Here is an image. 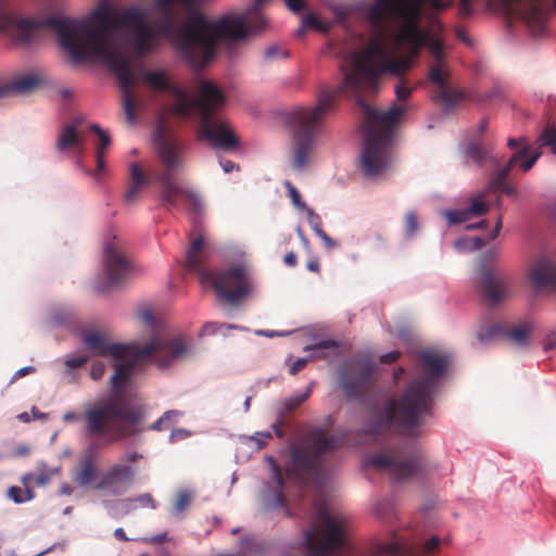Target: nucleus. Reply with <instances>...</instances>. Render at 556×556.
Segmentation results:
<instances>
[{
	"label": "nucleus",
	"instance_id": "1",
	"mask_svg": "<svg viewBox=\"0 0 556 556\" xmlns=\"http://www.w3.org/2000/svg\"><path fill=\"white\" fill-rule=\"evenodd\" d=\"M178 0H155L156 18L149 21L143 8L131 4L115 13L108 3L100 4L88 20H73L58 15L45 18L17 16L5 11L0 0V33L15 45L28 46L40 30L49 28L56 33L60 46L73 61L91 58L109 61L111 70L119 80L122 105L126 121H136L138 100L134 93L138 74L128 58L113 53L111 36L122 31L125 42L139 55L154 51L161 39H169L176 33V14L173 4Z\"/></svg>",
	"mask_w": 556,
	"mask_h": 556
},
{
	"label": "nucleus",
	"instance_id": "2",
	"mask_svg": "<svg viewBox=\"0 0 556 556\" xmlns=\"http://www.w3.org/2000/svg\"><path fill=\"white\" fill-rule=\"evenodd\" d=\"M455 0H375L364 8L370 40L361 51L351 53L354 71L346 84L375 87L383 73L400 75L412 67L422 48L432 56L428 78L437 86L435 97L446 106L463 99V92L448 83L443 41L438 36L443 24L434 11L454 5Z\"/></svg>",
	"mask_w": 556,
	"mask_h": 556
},
{
	"label": "nucleus",
	"instance_id": "3",
	"mask_svg": "<svg viewBox=\"0 0 556 556\" xmlns=\"http://www.w3.org/2000/svg\"><path fill=\"white\" fill-rule=\"evenodd\" d=\"M341 70L344 73L343 81L337 89L324 90L314 108H300L292 113L293 167L302 169L309 162L325 115L334 108L339 94L346 92L355 97L363 110L361 169L365 176L375 177L383 173L389 166L388 149L392 142L400 117L404 114L405 110L394 104L389 110L381 112L368 105L364 100V94L378 90L381 76L392 75L400 77V84L395 87L397 100L404 101L408 99L413 89L407 86L403 75L410 67L400 75L390 73L379 75L375 87H369L365 84L354 87L346 84V77L354 71L351 53L346 58V64L342 65Z\"/></svg>",
	"mask_w": 556,
	"mask_h": 556
},
{
	"label": "nucleus",
	"instance_id": "4",
	"mask_svg": "<svg viewBox=\"0 0 556 556\" xmlns=\"http://www.w3.org/2000/svg\"><path fill=\"white\" fill-rule=\"evenodd\" d=\"M188 11L187 20L176 22V33L170 36L181 56L194 67L210 63L219 40L244 39L250 33L257 34L267 26V18L254 2L244 12L211 22L199 9L198 0H178Z\"/></svg>",
	"mask_w": 556,
	"mask_h": 556
},
{
	"label": "nucleus",
	"instance_id": "5",
	"mask_svg": "<svg viewBox=\"0 0 556 556\" xmlns=\"http://www.w3.org/2000/svg\"><path fill=\"white\" fill-rule=\"evenodd\" d=\"M425 375L412 382L399 399L387 401L376 410L365 428V433L377 437L397 433L417 437L427 419L432 417L433 396L438 381L448 365V357L434 351L418 354Z\"/></svg>",
	"mask_w": 556,
	"mask_h": 556
},
{
	"label": "nucleus",
	"instance_id": "6",
	"mask_svg": "<svg viewBox=\"0 0 556 556\" xmlns=\"http://www.w3.org/2000/svg\"><path fill=\"white\" fill-rule=\"evenodd\" d=\"M146 417V408L142 405L126 404L113 396L88 405L83 415V431L87 438L94 441L79 460L74 481L81 488L94 481L97 465L92 453L101 446L98 440L102 439L104 445H110L137 435L146 430L142 426Z\"/></svg>",
	"mask_w": 556,
	"mask_h": 556
},
{
	"label": "nucleus",
	"instance_id": "7",
	"mask_svg": "<svg viewBox=\"0 0 556 556\" xmlns=\"http://www.w3.org/2000/svg\"><path fill=\"white\" fill-rule=\"evenodd\" d=\"M84 343L96 356H110L113 359L127 356L152 357L160 366H170L191 354L187 340L182 336H155L141 346L137 343H111L104 334L91 330L84 334Z\"/></svg>",
	"mask_w": 556,
	"mask_h": 556
},
{
	"label": "nucleus",
	"instance_id": "8",
	"mask_svg": "<svg viewBox=\"0 0 556 556\" xmlns=\"http://www.w3.org/2000/svg\"><path fill=\"white\" fill-rule=\"evenodd\" d=\"M154 142L160 161L165 169L156 176L160 184V206L170 211L179 210L180 201H184L191 214L199 216L204 211L201 195L193 189L180 185L174 170L182 165V154L179 144L160 126L154 135Z\"/></svg>",
	"mask_w": 556,
	"mask_h": 556
},
{
	"label": "nucleus",
	"instance_id": "9",
	"mask_svg": "<svg viewBox=\"0 0 556 556\" xmlns=\"http://www.w3.org/2000/svg\"><path fill=\"white\" fill-rule=\"evenodd\" d=\"M204 240L195 238L187 251L186 268L198 275L204 286H212L217 298L228 304H237L249 294L252 286L249 267L238 264L225 270H207L204 268L202 249Z\"/></svg>",
	"mask_w": 556,
	"mask_h": 556
},
{
	"label": "nucleus",
	"instance_id": "10",
	"mask_svg": "<svg viewBox=\"0 0 556 556\" xmlns=\"http://www.w3.org/2000/svg\"><path fill=\"white\" fill-rule=\"evenodd\" d=\"M225 101L224 94L213 83L203 81L199 88V97L193 101L192 114L197 112L200 116V139L207 140L214 148L230 151L240 146L239 138L227 121L214 116Z\"/></svg>",
	"mask_w": 556,
	"mask_h": 556
},
{
	"label": "nucleus",
	"instance_id": "11",
	"mask_svg": "<svg viewBox=\"0 0 556 556\" xmlns=\"http://www.w3.org/2000/svg\"><path fill=\"white\" fill-rule=\"evenodd\" d=\"M344 439V433L339 431L330 434L323 428L312 430L305 444L291 450L290 460L286 468L287 475L298 482H303L308 477L317 473L324 455L338 448Z\"/></svg>",
	"mask_w": 556,
	"mask_h": 556
},
{
	"label": "nucleus",
	"instance_id": "12",
	"mask_svg": "<svg viewBox=\"0 0 556 556\" xmlns=\"http://www.w3.org/2000/svg\"><path fill=\"white\" fill-rule=\"evenodd\" d=\"M143 455L137 451H127L119 462L113 464L98 480L96 490L105 491L113 495H121L135 481L137 468L134 466Z\"/></svg>",
	"mask_w": 556,
	"mask_h": 556
},
{
	"label": "nucleus",
	"instance_id": "13",
	"mask_svg": "<svg viewBox=\"0 0 556 556\" xmlns=\"http://www.w3.org/2000/svg\"><path fill=\"white\" fill-rule=\"evenodd\" d=\"M367 465L377 470L386 471L394 480H405L417 476L422 468V458L418 453L376 454Z\"/></svg>",
	"mask_w": 556,
	"mask_h": 556
},
{
	"label": "nucleus",
	"instance_id": "14",
	"mask_svg": "<svg viewBox=\"0 0 556 556\" xmlns=\"http://www.w3.org/2000/svg\"><path fill=\"white\" fill-rule=\"evenodd\" d=\"M514 280L504 270H495L483 266L478 280V289L483 300L496 306L513 294Z\"/></svg>",
	"mask_w": 556,
	"mask_h": 556
},
{
	"label": "nucleus",
	"instance_id": "15",
	"mask_svg": "<svg viewBox=\"0 0 556 556\" xmlns=\"http://www.w3.org/2000/svg\"><path fill=\"white\" fill-rule=\"evenodd\" d=\"M142 80L153 90L168 91L176 98V102L168 108L172 114L181 118H188L192 115V104L194 100L187 91L173 85L164 72L146 71L142 73Z\"/></svg>",
	"mask_w": 556,
	"mask_h": 556
},
{
	"label": "nucleus",
	"instance_id": "16",
	"mask_svg": "<svg viewBox=\"0 0 556 556\" xmlns=\"http://www.w3.org/2000/svg\"><path fill=\"white\" fill-rule=\"evenodd\" d=\"M539 0H488L490 7L498 10H508L517 12L523 16H533L538 14ZM480 7V0H457V15L460 18L473 16Z\"/></svg>",
	"mask_w": 556,
	"mask_h": 556
},
{
	"label": "nucleus",
	"instance_id": "17",
	"mask_svg": "<svg viewBox=\"0 0 556 556\" xmlns=\"http://www.w3.org/2000/svg\"><path fill=\"white\" fill-rule=\"evenodd\" d=\"M132 264L114 238L104 248V271L109 286L122 282L131 271Z\"/></svg>",
	"mask_w": 556,
	"mask_h": 556
},
{
	"label": "nucleus",
	"instance_id": "18",
	"mask_svg": "<svg viewBox=\"0 0 556 556\" xmlns=\"http://www.w3.org/2000/svg\"><path fill=\"white\" fill-rule=\"evenodd\" d=\"M374 372L372 366H365L353 375H343L340 378V387L352 399L362 400L370 389V380Z\"/></svg>",
	"mask_w": 556,
	"mask_h": 556
},
{
	"label": "nucleus",
	"instance_id": "19",
	"mask_svg": "<svg viewBox=\"0 0 556 556\" xmlns=\"http://www.w3.org/2000/svg\"><path fill=\"white\" fill-rule=\"evenodd\" d=\"M529 280L535 290L556 291V263L547 257L538 258L529 269Z\"/></svg>",
	"mask_w": 556,
	"mask_h": 556
},
{
	"label": "nucleus",
	"instance_id": "20",
	"mask_svg": "<svg viewBox=\"0 0 556 556\" xmlns=\"http://www.w3.org/2000/svg\"><path fill=\"white\" fill-rule=\"evenodd\" d=\"M538 2V11H540V16L539 13L535 14V16L533 15L532 17V15L523 16L522 14H519L517 12H510L508 10L501 11L511 20H519L523 22L528 26L532 35L540 36L545 30L546 21L548 16L551 14L556 13V0H553L551 5H547L544 0H539Z\"/></svg>",
	"mask_w": 556,
	"mask_h": 556
},
{
	"label": "nucleus",
	"instance_id": "21",
	"mask_svg": "<svg viewBox=\"0 0 556 556\" xmlns=\"http://www.w3.org/2000/svg\"><path fill=\"white\" fill-rule=\"evenodd\" d=\"M440 543L441 541L438 536L430 538L420 546L409 548L405 547L401 543L391 542L381 545L379 547V553L389 556H428L439 548Z\"/></svg>",
	"mask_w": 556,
	"mask_h": 556
},
{
	"label": "nucleus",
	"instance_id": "22",
	"mask_svg": "<svg viewBox=\"0 0 556 556\" xmlns=\"http://www.w3.org/2000/svg\"><path fill=\"white\" fill-rule=\"evenodd\" d=\"M528 153V148H522L519 152H515L507 164L496 170L494 177L491 180V188L495 191H501L509 197L517 195V189L509 185L506 180L511 169L515 167L519 159L526 156Z\"/></svg>",
	"mask_w": 556,
	"mask_h": 556
},
{
	"label": "nucleus",
	"instance_id": "23",
	"mask_svg": "<svg viewBox=\"0 0 556 556\" xmlns=\"http://www.w3.org/2000/svg\"><path fill=\"white\" fill-rule=\"evenodd\" d=\"M114 374L110 379L111 387L114 393H117L124 384L127 382L130 377L136 363L140 361H149L153 364H156L159 367L165 368L166 366H160L152 357L147 358H134L132 356H127L125 358L114 359Z\"/></svg>",
	"mask_w": 556,
	"mask_h": 556
},
{
	"label": "nucleus",
	"instance_id": "24",
	"mask_svg": "<svg viewBox=\"0 0 556 556\" xmlns=\"http://www.w3.org/2000/svg\"><path fill=\"white\" fill-rule=\"evenodd\" d=\"M129 186L124 194V200L127 204H132L143 188L150 182L149 177L142 172L139 164L132 163L129 166Z\"/></svg>",
	"mask_w": 556,
	"mask_h": 556
},
{
	"label": "nucleus",
	"instance_id": "25",
	"mask_svg": "<svg viewBox=\"0 0 556 556\" xmlns=\"http://www.w3.org/2000/svg\"><path fill=\"white\" fill-rule=\"evenodd\" d=\"M84 140L77 132L74 125H66L62 128L56 139V149L63 151L66 149H77L80 153L83 151Z\"/></svg>",
	"mask_w": 556,
	"mask_h": 556
},
{
	"label": "nucleus",
	"instance_id": "26",
	"mask_svg": "<svg viewBox=\"0 0 556 556\" xmlns=\"http://www.w3.org/2000/svg\"><path fill=\"white\" fill-rule=\"evenodd\" d=\"M33 479V473H26L21 478V482L24 485V489L20 486H11L8 490V497L11 498L16 504H22L28 501H31L35 497V493L30 486V480Z\"/></svg>",
	"mask_w": 556,
	"mask_h": 556
},
{
	"label": "nucleus",
	"instance_id": "27",
	"mask_svg": "<svg viewBox=\"0 0 556 556\" xmlns=\"http://www.w3.org/2000/svg\"><path fill=\"white\" fill-rule=\"evenodd\" d=\"M269 462L273 466L274 477L277 483L278 490L274 493L273 498L266 503V507L268 509H274L277 507L286 506V496L283 494V478L280 471L279 466L275 463L273 458H269Z\"/></svg>",
	"mask_w": 556,
	"mask_h": 556
},
{
	"label": "nucleus",
	"instance_id": "28",
	"mask_svg": "<svg viewBox=\"0 0 556 556\" xmlns=\"http://www.w3.org/2000/svg\"><path fill=\"white\" fill-rule=\"evenodd\" d=\"M531 331L529 324H520L513 328H506L504 337L508 341L513 342L517 346H526L528 344V336Z\"/></svg>",
	"mask_w": 556,
	"mask_h": 556
},
{
	"label": "nucleus",
	"instance_id": "29",
	"mask_svg": "<svg viewBox=\"0 0 556 556\" xmlns=\"http://www.w3.org/2000/svg\"><path fill=\"white\" fill-rule=\"evenodd\" d=\"M339 343L333 339L323 340L313 346H306L305 351H313L312 359L328 358L331 354H337Z\"/></svg>",
	"mask_w": 556,
	"mask_h": 556
},
{
	"label": "nucleus",
	"instance_id": "30",
	"mask_svg": "<svg viewBox=\"0 0 556 556\" xmlns=\"http://www.w3.org/2000/svg\"><path fill=\"white\" fill-rule=\"evenodd\" d=\"M184 416V412L172 409L165 412L157 420H155L148 429L153 431H164L175 425L180 417Z\"/></svg>",
	"mask_w": 556,
	"mask_h": 556
},
{
	"label": "nucleus",
	"instance_id": "31",
	"mask_svg": "<svg viewBox=\"0 0 556 556\" xmlns=\"http://www.w3.org/2000/svg\"><path fill=\"white\" fill-rule=\"evenodd\" d=\"M192 501V494L188 490H180L176 494V498L170 507V514L180 517Z\"/></svg>",
	"mask_w": 556,
	"mask_h": 556
},
{
	"label": "nucleus",
	"instance_id": "32",
	"mask_svg": "<svg viewBox=\"0 0 556 556\" xmlns=\"http://www.w3.org/2000/svg\"><path fill=\"white\" fill-rule=\"evenodd\" d=\"M505 332V326L501 323L490 325L481 328L477 333V339L481 343H485L493 339L503 338Z\"/></svg>",
	"mask_w": 556,
	"mask_h": 556
},
{
	"label": "nucleus",
	"instance_id": "33",
	"mask_svg": "<svg viewBox=\"0 0 556 556\" xmlns=\"http://www.w3.org/2000/svg\"><path fill=\"white\" fill-rule=\"evenodd\" d=\"M59 468H49L47 465L42 464L38 467V475L33 473V479L30 480V484L34 483L37 486H43L48 484L52 478L59 475Z\"/></svg>",
	"mask_w": 556,
	"mask_h": 556
},
{
	"label": "nucleus",
	"instance_id": "34",
	"mask_svg": "<svg viewBox=\"0 0 556 556\" xmlns=\"http://www.w3.org/2000/svg\"><path fill=\"white\" fill-rule=\"evenodd\" d=\"M40 84V79L34 75H26L15 79L12 84V92L13 91H30L36 88Z\"/></svg>",
	"mask_w": 556,
	"mask_h": 556
},
{
	"label": "nucleus",
	"instance_id": "35",
	"mask_svg": "<svg viewBox=\"0 0 556 556\" xmlns=\"http://www.w3.org/2000/svg\"><path fill=\"white\" fill-rule=\"evenodd\" d=\"M311 392H312V389L308 388L306 390V392H304L300 395L287 397L283 401V409L280 410V415L282 416V415L292 413L294 409H296L302 403H304L309 397Z\"/></svg>",
	"mask_w": 556,
	"mask_h": 556
},
{
	"label": "nucleus",
	"instance_id": "36",
	"mask_svg": "<svg viewBox=\"0 0 556 556\" xmlns=\"http://www.w3.org/2000/svg\"><path fill=\"white\" fill-rule=\"evenodd\" d=\"M465 154L478 165H482L488 159V153L482 146L477 142L469 143L465 150Z\"/></svg>",
	"mask_w": 556,
	"mask_h": 556
},
{
	"label": "nucleus",
	"instance_id": "37",
	"mask_svg": "<svg viewBox=\"0 0 556 556\" xmlns=\"http://www.w3.org/2000/svg\"><path fill=\"white\" fill-rule=\"evenodd\" d=\"M450 225L462 224L470 218L467 208L463 210H448L443 213Z\"/></svg>",
	"mask_w": 556,
	"mask_h": 556
},
{
	"label": "nucleus",
	"instance_id": "38",
	"mask_svg": "<svg viewBox=\"0 0 556 556\" xmlns=\"http://www.w3.org/2000/svg\"><path fill=\"white\" fill-rule=\"evenodd\" d=\"M393 504L389 500H382L378 502L375 506V513L378 517L382 519H389L393 515Z\"/></svg>",
	"mask_w": 556,
	"mask_h": 556
},
{
	"label": "nucleus",
	"instance_id": "39",
	"mask_svg": "<svg viewBox=\"0 0 556 556\" xmlns=\"http://www.w3.org/2000/svg\"><path fill=\"white\" fill-rule=\"evenodd\" d=\"M468 214L471 216H482L489 212V205L481 199H472L470 206L467 207Z\"/></svg>",
	"mask_w": 556,
	"mask_h": 556
},
{
	"label": "nucleus",
	"instance_id": "40",
	"mask_svg": "<svg viewBox=\"0 0 556 556\" xmlns=\"http://www.w3.org/2000/svg\"><path fill=\"white\" fill-rule=\"evenodd\" d=\"M540 155H541V152H539V151L532 152V150L530 149L529 155L527 157L519 159V161L517 162V164L515 166H519L523 172H528L536 163Z\"/></svg>",
	"mask_w": 556,
	"mask_h": 556
},
{
	"label": "nucleus",
	"instance_id": "41",
	"mask_svg": "<svg viewBox=\"0 0 556 556\" xmlns=\"http://www.w3.org/2000/svg\"><path fill=\"white\" fill-rule=\"evenodd\" d=\"M285 187L288 190L289 197L293 205L299 210H304L305 203L302 201L299 190L290 181H286Z\"/></svg>",
	"mask_w": 556,
	"mask_h": 556
},
{
	"label": "nucleus",
	"instance_id": "42",
	"mask_svg": "<svg viewBox=\"0 0 556 556\" xmlns=\"http://www.w3.org/2000/svg\"><path fill=\"white\" fill-rule=\"evenodd\" d=\"M418 222L414 212H408L405 215V235L412 238L418 230Z\"/></svg>",
	"mask_w": 556,
	"mask_h": 556
},
{
	"label": "nucleus",
	"instance_id": "43",
	"mask_svg": "<svg viewBox=\"0 0 556 556\" xmlns=\"http://www.w3.org/2000/svg\"><path fill=\"white\" fill-rule=\"evenodd\" d=\"M90 129L99 136V144L97 147V151L101 150L104 152L111 142L110 136L97 124L91 125Z\"/></svg>",
	"mask_w": 556,
	"mask_h": 556
},
{
	"label": "nucleus",
	"instance_id": "44",
	"mask_svg": "<svg viewBox=\"0 0 556 556\" xmlns=\"http://www.w3.org/2000/svg\"><path fill=\"white\" fill-rule=\"evenodd\" d=\"M306 214H307V220H308V224L312 228V230L318 235L319 231H324L323 228H321V219H320V216L317 215L314 210L312 208H306Z\"/></svg>",
	"mask_w": 556,
	"mask_h": 556
},
{
	"label": "nucleus",
	"instance_id": "45",
	"mask_svg": "<svg viewBox=\"0 0 556 556\" xmlns=\"http://www.w3.org/2000/svg\"><path fill=\"white\" fill-rule=\"evenodd\" d=\"M128 501L136 502L143 507H151L153 509L156 508V502L154 501L152 495L149 493L140 494L134 498H129Z\"/></svg>",
	"mask_w": 556,
	"mask_h": 556
},
{
	"label": "nucleus",
	"instance_id": "46",
	"mask_svg": "<svg viewBox=\"0 0 556 556\" xmlns=\"http://www.w3.org/2000/svg\"><path fill=\"white\" fill-rule=\"evenodd\" d=\"M541 146H553L556 143V129L547 127L540 136Z\"/></svg>",
	"mask_w": 556,
	"mask_h": 556
},
{
	"label": "nucleus",
	"instance_id": "47",
	"mask_svg": "<svg viewBox=\"0 0 556 556\" xmlns=\"http://www.w3.org/2000/svg\"><path fill=\"white\" fill-rule=\"evenodd\" d=\"M288 55H289V53L287 51L281 50L280 48L276 47V46L267 48L264 52V56L267 60H273L276 58L286 59V58H288Z\"/></svg>",
	"mask_w": 556,
	"mask_h": 556
},
{
	"label": "nucleus",
	"instance_id": "48",
	"mask_svg": "<svg viewBox=\"0 0 556 556\" xmlns=\"http://www.w3.org/2000/svg\"><path fill=\"white\" fill-rule=\"evenodd\" d=\"M264 1L265 0H255L257 8H260ZM285 1L287 3L288 8L294 13L301 12L305 7V3L303 0H285Z\"/></svg>",
	"mask_w": 556,
	"mask_h": 556
},
{
	"label": "nucleus",
	"instance_id": "49",
	"mask_svg": "<svg viewBox=\"0 0 556 556\" xmlns=\"http://www.w3.org/2000/svg\"><path fill=\"white\" fill-rule=\"evenodd\" d=\"M269 440H271V433L268 431L258 432L256 435L251 437V441L255 442L258 450L263 448Z\"/></svg>",
	"mask_w": 556,
	"mask_h": 556
},
{
	"label": "nucleus",
	"instance_id": "50",
	"mask_svg": "<svg viewBox=\"0 0 556 556\" xmlns=\"http://www.w3.org/2000/svg\"><path fill=\"white\" fill-rule=\"evenodd\" d=\"M507 146L510 148V149H518L517 152H519L522 148L527 147L528 148V152H530V146L528 144L527 140L525 137H520V138H509L508 141H507ZM529 155V153H527V155L525 157H527Z\"/></svg>",
	"mask_w": 556,
	"mask_h": 556
},
{
	"label": "nucleus",
	"instance_id": "51",
	"mask_svg": "<svg viewBox=\"0 0 556 556\" xmlns=\"http://www.w3.org/2000/svg\"><path fill=\"white\" fill-rule=\"evenodd\" d=\"M89 357L86 355H79L67 358L65 364L70 369L79 368L88 362Z\"/></svg>",
	"mask_w": 556,
	"mask_h": 556
},
{
	"label": "nucleus",
	"instance_id": "52",
	"mask_svg": "<svg viewBox=\"0 0 556 556\" xmlns=\"http://www.w3.org/2000/svg\"><path fill=\"white\" fill-rule=\"evenodd\" d=\"M105 365L102 362H94L91 366L90 376L93 380H99L103 377Z\"/></svg>",
	"mask_w": 556,
	"mask_h": 556
},
{
	"label": "nucleus",
	"instance_id": "53",
	"mask_svg": "<svg viewBox=\"0 0 556 556\" xmlns=\"http://www.w3.org/2000/svg\"><path fill=\"white\" fill-rule=\"evenodd\" d=\"M190 434L191 432L186 429H174L170 432L169 442L175 443L177 441L187 439L188 437H190Z\"/></svg>",
	"mask_w": 556,
	"mask_h": 556
},
{
	"label": "nucleus",
	"instance_id": "54",
	"mask_svg": "<svg viewBox=\"0 0 556 556\" xmlns=\"http://www.w3.org/2000/svg\"><path fill=\"white\" fill-rule=\"evenodd\" d=\"M307 364V358H298L289 369L290 375L294 376L301 371Z\"/></svg>",
	"mask_w": 556,
	"mask_h": 556
},
{
	"label": "nucleus",
	"instance_id": "55",
	"mask_svg": "<svg viewBox=\"0 0 556 556\" xmlns=\"http://www.w3.org/2000/svg\"><path fill=\"white\" fill-rule=\"evenodd\" d=\"M81 419V415L74 412V410H70V412H66L63 416H62V420L64 424H73V422H76L78 420Z\"/></svg>",
	"mask_w": 556,
	"mask_h": 556
},
{
	"label": "nucleus",
	"instance_id": "56",
	"mask_svg": "<svg viewBox=\"0 0 556 556\" xmlns=\"http://www.w3.org/2000/svg\"><path fill=\"white\" fill-rule=\"evenodd\" d=\"M399 357H400V352L392 351V352L382 354L380 356V361H381V363H384V364H392V363L396 362Z\"/></svg>",
	"mask_w": 556,
	"mask_h": 556
},
{
	"label": "nucleus",
	"instance_id": "57",
	"mask_svg": "<svg viewBox=\"0 0 556 556\" xmlns=\"http://www.w3.org/2000/svg\"><path fill=\"white\" fill-rule=\"evenodd\" d=\"M219 164L225 173H231L235 169H239V165L230 160L220 159Z\"/></svg>",
	"mask_w": 556,
	"mask_h": 556
},
{
	"label": "nucleus",
	"instance_id": "58",
	"mask_svg": "<svg viewBox=\"0 0 556 556\" xmlns=\"http://www.w3.org/2000/svg\"><path fill=\"white\" fill-rule=\"evenodd\" d=\"M105 168V159H104V152L103 151H97V169L94 175H99L101 172H103Z\"/></svg>",
	"mask_w": 556,
	"mask_h": 556
},
{
	"label": "nucleus",
	"instance_id": "59",
	"mask_svg": "<svg viewBox=\"0 0 556 556\" xmlns=\"http://www.w3.org/2000/svg\"><path fill=\"white\" fill-rule=\"evenodd\" d=\"M325 243L326 248L333 249L337 247V242L330 238L325 231H319L317 235Z\"/></svg>",
	"mask_w": 556,
	"mask_h": 556
},
{
	"label": "nucleus",
	"instance_id": "60",
	"mask_svg": "<svg viewBox=\"0 0 556 556\" xmlns=\"http://www.w3.org/2000/svg\"><path fill=\"white\" fill-rule=\"evenodd\" d=\"M283 262L289 267H294L298 264V256L294 252H288L285 257Z\"/></svg>",
	"mask_w": 556,
	"mask_h": 556
},
{
	"label": "nucleus",
	"instance_id": "61",
	"mask_svg": "<svg viewBox=\"0 0 556 556\" xmlns=\"http://www.w3.org/2000/svg\"><path fill=\"white\" fill-rule=\"evenodd\" d=\"M140 318L148 326H152L154 324V316H153V313L150 309H144V311L140 312Z\"/></svg>",
	"mask_w": 556,
	"mask_h": 556
},
{
	"label": "nucleus",
	"instance_id": "62",
	"mask_svg": "<svg viewBox=\"0 0 556 556\" xmlns=\"http://www.w3.org/2000/svg\"><path fill=\"white\" fill-rule=\"evenodd\" d=\"M304 24L316 29L319 28L318 18L314 14H307L304 18Z\"/></svg>",
	"mask_w": 556,
	"mask_h": 556
},
{
	"label": "nucleus",
	"instance_id": "63",
	"mask_svg": "<svg viewBox=\"0 0 556 556\" xmlns=\"http://www.w3.org/2000/svg\"><path fill=\"white\" fill-rule=\"evenodd\" d=\"M35 370H36V369H35V367H33V366H26V367H23V368L18 369V370L14 374V376H13V380H16V379H18V378H22V377H24V376H26V375H28V374H33V372H35Z\"/></svg>",
	"mask_w": 556,
	"mask_h": 556
},
{
	"label": "nucleus",
	"instance_id": "64",
	"mask_svg": "<svg viewBox=\"0 0 556 556\" xmlns=\"http://www.w3.org/2000/svg\"><path fill=\"white\" fill-rule=\"evenodd\" d=\"M306 267H307L308 270H311L313 273H319L320 265H319L318 258L313 257V258L308 260L307 264H306Z\"/></svg>",
	"mask_w": 556,
	"mask_h": 556
}]
</instances>
